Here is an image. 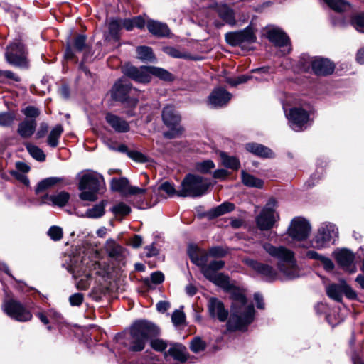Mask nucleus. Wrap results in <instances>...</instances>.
Wrapping results in <instances>:
<instances>
[{
    "mask_svg": "<svg viewBox=\"0 0 364 364\" xmlns=\"http://www.w3.org/2000/svg\"><path fill=\"white\" fill-rule=\"evenodd\" d=\"M129 186V181L126 178H113L111 181L112 189L125 196H127Z\"/></svg>",
    "mask_w": 364,
    "mask_h": 364,
    "instance_id": "f704fd0d",
    "label": "nucleus"
},
{
    "mask_svg": "<svg viewBox=\"0 0 364 364\" xmlns=\"http://www.w3.org/2000/svg\"><path fill=\"white\" fill-rule=\"evenodd\" d=\"M245 148L249 152L260 157L273 158L274 156V152L262 144L249 143L246 144Z\"/></svg>",
    "mask_w": 364,
    "mask_h": 364,
    "instance_id": "393cba45",
    "label": "nucleus"
},
{
    "mask_svg": "<svg viewBox=\"0 0 364 364\" xmlns=\"http://www.w3.org/2000/svg\"><path fill=\"white\" fill-rule=\"evenodd\" d=\"M122 26L119 19H112L108 26L109 34L114 40L118 41L119 39V31L121 29Z\"/></svg>",
    "mask_w": 364,
    "mask_h": 364,
    "instance_id": "c03bdc74",
    "label": "nucleus"
},
{
    "mask_svg": "<svg viewBox=\"0 0 364 364\" xmlns=\"http://www.w3.org/2000/svg\"><path fill=\"white\" fill-rule=\"evenodd\" d=\"M171 321L175 326H179L185 321V314L182 311L176 310L171 316Z\"/></svg>",
    "mask_w": 364,
    "mask_h": 364,
    "instance_id": "864d4df0",
    "label": "nucleus"
},
{
    "mask_svg": "<svg viewBox=\"0 0 364 364\" xmlns=\"http://www.w3.org/2000/svg\"><path fill=\"white\" fill-rule=\"evenodd\" d=\"M286 116L290 127L296 132L303 131L309 125V114L302 108H291L288 113H286Z\"/></svg>",
    "mask_w": 364,
    "mask_h": 364,
    "instance_id": "f8f14e48",
    "label": "nucleus"
},
{
    "mask_svg": "<svg viewBox=\"0 0 364 364\" xmlns=\"http://www.w3.org/2000/svg\"><path fill=\"white\" fill-rule=\"evenodd\" d=\"M149 72L151 76V75H155L163 80L170 81L173 79L172 75L169 72L161 68L149 66Z\"/></svg>",
    "mask_w": 364,
    "mask_h": 364,
    "instance_id": "37998d69",
    "label": "nucleus"
},
{
    "mask_svg": "<svg viewBox=\"0 0 364 364\" xmlns=\"http://www.w3.org/2000/svg\"><path fill=\"white\" fill-rule=\"evenodd\" d=\"M262 247L269 256L277 260V269L286 279H293L301 275L291 250L284 246H274L269 242H264Z\"/></svg>",
    "mask_w": 364,
    "mask_h": 364,
    "instance_id": "7ed1b4c3",
    "label": "nucleus"
},
{
    "mask_svg": "<svg viewBox=\"0 0 364 364\" xmlns=\"http://www.w3.org/2000/svg\"><path fill=\"white\" fill-rule=\"evenodd\" d=\"M231 99V95L223 88L213 90L208 97L209 104L213 107L225 105Z\"/></svg>",
    "mask_w": 364,
    "mask_h": 364,
    "instance_id": "6ab92c4d",
    "label": "nucleus"
},
{
    "mask_svg": "<svg viewBox=\"0 0 364 364\" xmlns=\"http://www.w3.org/2000/svg\"><path fill=\"white\" fill-rule=\"evenodd\" d=\"M332 9L336 11H343L348 6V4L343 0H323Z\"/></svg>",
    "mask_w": 364,
    "mask_h": 364,
    "instance_id": "49530a36",
    "label": "nucleus"
},
{
    "mask_svg": "<svg viewBox=\"0 0 364 364\" xmlns=\"http://www.w3.org/2000/svg\"><path fill=\"white\" fill-rule=\"evenodd\" d=\"M205 348L206 343L200 337H195L191 341L190 348L195 353L204 350Z\"/></svg>",
    "mask_w": 364,
    "mask_h": 364,
    "instance_id": "de8ad7c7",
    "label": "nucleus"
},
{
    "mask_svg": "<svg viewBox=\"0 0 364 364\" xmlns=\"http://www.w3.org/2000/svg\"><path fill=\"white\" fill-rule=\"evenodd\" d=\"M352 23L357 31L364 33V14L355 16Z\"/></svg>",
    "mask_w": 364,
    "mask_h": 364,
    "instance_id": "3c124183",
    "label": "nucleus"
},
{
    "mask_svg": "<svg viewBox=\"0 0 364 364\" xmlns=\"http://www.w3.org/2000/svg\"><path fill=\"white\" fill-rule=\"evenodd\" d=\"M312 70L318 75L331 74L334 70V65L328 59L320 58H309Z\"/></svg>",
    "mask_w": 364,
    "mask_h": 364,
    "instance_id": "a211bd4d",
    "label": "nucleus"
},
{
    "mask_svg": "<svg viewBox=\"0 0 364 364\" xmlns=\"http://www.w3.org/2000/svg\"><path fill=\"white\" fill-rule=\"evenodd\" d=\"M104 186L103 177L95 171L84 173L79 182V195L82 200L93 202L97 200V194Z\"/></svg>",
    "mask_w": 364,
    "mask_h": 364,
    "instance_id": "20e7f679",
    "label": "nucleus"
},
{
    "mask_svg": "<svg viewBox=\"0 0 364 364\" xmlns=\"http://www.w3.org/2000/svg\"><path fill=\"white\" fill-rule=\"evenodd\" d=\"M268 39L276 46L281 48L282 55H287L291 51L289 38L280 28H269L267 33Z\"/></svg>",
    "mask_w": 364,
    "mask_h": 364,
    "instance_id": "2eb2a0df",
    "label": "nucleus"
},
{
    "mask_svg": "<svg viewBox=\"0 0 364 364\" xmlns=\"http://www.w3.org/2000/svg\"><path fill=\"white\" fill-rule=\"evenodd\" d=\"M337 262L344 268H348L354 261V255L346 249L338 250L335 252Z\"/></svg>",
    "mask_w": 364,
    "mask_h": 364,
    "instance_id": "bb28decb",
    "label": "nucleus"
},
{
    "mask_svg": "<svg viewBox=\"0 0 364 364\" xmlns=\"http://www.w3.org/2000/svg\"><path fill=\"white\" fill-rule=\"evenodd\" d=\"M36 127V122L35 119H25L18 124V133L23 138H28L33 135Z\"/></svg>",
    "mask_w": 364,
    "mask_h": 364,
    "instance_id": "cd10ccee",
    "label": "nucleus"
},
{
    "mask_svg": "<svg viewBox=\"0 0 364 364\" xmlns=\"http://www.w3.org/2000/svg\"><path fill=\"white\" fill-rule=\"evenodd\" d=\"M321 263L323 264V268L326 271H331L334 268V264L331 259H330L328 257H326L325 256L322 258Z\"/></svg>",
    "mask_w": 364,
    "mask_h": 364,
    "instance_id": "338daca9",
    "label": "nucleus"
},
{
    "mask_svg": "<svg viewBox=\"0 0 364 364\" xmlns=\"http://www.w3.org/2000/svg\"><path fill=\"white\" fill-rule=\"evenodd\" d=\"M166 52L169 55L173 57V58H185V55L183 54L181 52H180L178 50H177L175 48L173 47H168L166 48Z\"/></svg>",
    "mask_w": 364,
    "mask_h": 364,
    "instance_id": "e2e57ef3",
    "label": "nucleus"
},
{
    "mask_svg": "<svg viewBox=\"0 0 364 364\" xmlns=\"http://www.w3.org/2000/svg\"><path fill=\"white\" fill-rule=\"evenodd\" d=\"M105 247L109 256L115 259L122 260L126 256V250L112 239L107 240Z\"/></svg>",
    "mask_w": 364,
    "mask_h": 364,
    "instance_id": "412c9836",
    "label": "nucleus"
},
{
    "mask_svg": "<svg viewBox=\"0 0 364 364\" xmlns=\"http://www.w3.org/2000/svg\"><path fill=\"white\" fill-rule=\"evenodd\" d=\"M48 235L53 240H60L63 237L62 228L58 226H52L48 230Z\"/></svg>",
    "mask_w": 364,
    "mask_h": 364,
    "instance_id": "8fccbe9b",
    "label": "nucleus"
},
{
    "mask_svg": "<svg viewBox=\"0 0 364 364\" xmlns=\"http://www.w3.org/2000/svg\"><path fill=\"white\" fill-rule=\"evenodd\" d=\"M220 156L223 165L226 168L234 170H237L240 168V163L236 157L228 156L225 152H220Z\"/></svg>",
    "mask_w": 364,
    "mask_h": 364,
    "instance_id": "c9c22d12",
    "label": "nucleus"
},
{
    "mask_svg": "<svg viewBox=\"0 0 364 364\" xmlns=\"http://www.w3.org/2000/svg\"><path fill=\"white\" fill-rule=\"evenodd\" d=\"M180 362H185L187 360L186 348L179 343L173 344L166 353Z\"/></svg>",
    "mask_w": 364,
    "mask_h": 364,
    "instance_id": "c85d7f7f",
    "label": "nucleus"
},
{
    "mask_svg": "<svg viewBox=\"0 0 364 364\" xmlns=\"http://www.w3.org/2000/svg\"><path fill=\"white\" fill-rule=\"evenodd\" d=\"M188 252L191 261L199 267L203 264V262H207V255L198 250L196 247L190 246Z\"/></svg>",
    "mask_w": 364,
    "mask_h": 364,
    "instance_id": "7c9ffc66",
    "label": "nucleus"
},
{
    "mask_svg": "<svg viewBox=\"0 0 364 364\" xmlns=\"http://www.w3.org/2000/svg\"><path fill=\"white\" fill-rule=\"evenodd\" d=\"M107 205L106 200H102L98 204L94 205L92 208H89L85 212V216L90 218H97L102 217L105 214V208Z\"/></svg>",
    "mask_w": 364,
    "mask_h": 364,
    "instance_id": "72a5a7b5",
    "label": "nucleus"
},
{
    "mask_svg": "<svg viewBox=\"0 0 364 364\" xmlns=\"http://www.w3.org/2000/svg\"><path fill=\"white\" fill-rule=\"evenodd\" d=\"M151 346L157 351H163L167 347V344L161 339H154L151 341Z\"/></svg>",
    "mask_w": 364,
    "mask_h": 364,
    "instance_id": "13d9d810",
    "label": "nucleus"
},
{
    "mask_svg": "<svg viewBox=\"0 0 364 364\" xmlns=\"http://www.w3.org/2000/svg\"><path fill=\"white\" fill-rule=\"evenodd\" d=\"M70 199V194L65 191H61L54 195H46L43 197L41 203L50 204L63 207L65 206Z\"/></svg>",
    "mask_w": 364,
    "mask_h": 364,
    "instance_id": "4be33fe9",
    "label": "nucleus"
},
{
    "mask_svg": "<svg viewBox=\"0 0 364 364\" xmlns=\"http://www.w3.org/2000/svg\"><path fill=\"white\" fill-rule=\"evenodd\" d=\"M26 51L20 41H15L7 47L5 57L7 62L18 67H26L28 65Z\"/></svg>",
    "mask_w": 364,
    "mask_h": 364,
    "instance_id": "9b49d317",
    "label": "nucleus"
},
{
    "mask_svg": "<svg viewBox=\"0 0 364 364\" xmlns=\"http://www.w3.org/2000/svg\"><path fill=\"white\" fill-rule=\"evenodd\" d=\"M224 265L223 261L215 260L209 264L203 262L200 267L207 279L230 294L232 302L230 316L227 323L228 330L243 331L253 321L255 309L252 304L247 303V299L242 291L230 282L228 276L218 272L223 268Z\"/></svg>",
    "mask_w": 364,
    "mask_h": 364,
    "instance_id": "f257e3e1",
    "label": "nucleus"
},
{
    "mask_svg": "<svg viewBox=\"0 0 364 364\" xmlns=\"http://www.w3.org/2000/svg\"><path fill=\"white\" fill-rule=\"evenodd\" d=\"M86 37L83 35L77 36L73 42V48L70 46H68L65 52V58L72 59L75 56L74 50L82 52L87 48L86 45Z\"/></svg>",
    "mask_w": 364,
    "mask_h": 364,
    "instance_id": "b1692460",
    "label": "nucleus"
},
{
    "mask_svg": "<svg viewBox=\"0 0 364 364\" xmlns=\"http://www.w3.org/2000/svg\"><path fill=\"white\" fill-rule=\"evenodd\" d=\"M257 37L252 27L247 26L245 29L229 32L225 34L226 42L232 46H243L247 44L253 43L256 41Z\"/></svg>",
    "mask_w": 364,
    "mask_h": 364,
    "instance_id": "4468645a",
    "label": "nucleus"
},
{
    "mask_svg": "<svg viewBox=\"0 0 364 364\" xmlns=\"http://www.w3.org/2000/svg\"><path fill=\"white\" fill-rule=\"evenodd\" d=\"M61 181H62V179L60 178H58V177H50V178L43 179L38 183V186L36 188V193L43 192L45 190H46L47 188L60 182Z\"/></svg>",
    "mask_w": 364,
    "mask_h": 364,
    "instance_id": "58836bf2",
    "label": "nucleus"
},
{
    "mask_svg": "<svg viewBox=\"0 0 364 364\" xmlns=\"http://www.w3.org/2000/svg\"><path fill=\"white\" fill-rule=\"evenodd\" d=\"M16 115L12 112L0 113V126L8 127L12 124Z\"/></svg>",
    "mask_w": 364,
    "mask_h": 364,
    "instance_id": "09e8293b",
    "label": "nucleus"
},
{
    "mask_svg": "<svg viewBox=\"0 0 364 364\" xmlns=\"http://www.w3.org/2000/svg\"><path fill=\"white\" fill-rule=\"evenodd\" d=\"M2 309L9 316L18 321L25 322L32 318L31 313L22 304L13 299H5Z\"/></svg>",
    "mask_w": 364,
    "mask_h": 364,
    "instance_id": "1a4fd4ad",
    "label": "nucleus"
},
{
    "mask_svg": "<svg viewBox=\"0 0 364 364\" xmlns=\"http://www.w3.org/2000/svg\"><path fill=\"white\" fill-rule=\"evenodd\" d=\"M137 90L132 87L131 83L122 78L117 81L111 90V96L114 100L122 102L127 107H135L138 100L134 96Z\"/></svg>",
    "mask_w": 364,
    "mask_h": 364,
    "instance_id": "423d86ee",
    "label": "nucleus"
},
{
    "mask_svg": "<svg viewBox=\"0 0 364 364\" xmlns=\"http://www.w3.org/2000/svg\"><path fill=\"white\" fill-rule=\"evenodd\" d=\"M63 132L62 125L58 124L50 131L48 137V144L51 147H56L58 144V139Z\"/></svg>",
    "mask_w": 364,
    "mask_h": 364,
    "instance_id": "e433bc0d",
    "label": "nucleus"
},
{
    "mask_svg": "<svg viewBox=\"0 0 364 364\" xmlns=\"http://www.w3.org/2000/svg\"><path fill=\"white\" fill-rule=\"evenodd\" d=\"M23 113L29 118H36L40 114V111L38 108L33 106L26 107L23 110Z\"/></svg>",
    "mask_w": 364,
    "mask_h": 364,
    "instance_id": "6e6d98bb",
    "label": "nucleus"
},
{
    "mask_svg": "<svg viewBox=\"0 0 364 364\" xmlns=\"http://www.w3.org/2000/svg\"><path fill=\"white\" fill-rule=\"evenodd\" d=\"M146 190L145 188H139L136 186H129L127 195H139L145 193Z\"/></svg>",
    "mask_w": 364,
    "mask_h": 364,
    "instance_id": "0e129e2a",
    "label": "nucleus"
},
{
    "mask_svg": "<svg viewBox=\"0 0 364 364\" xmlns=\"http://www.w3.org/2000/svg\"><path fill=\"white\" fill-rule=\"evenodd\" d=\"M159 189L164 191L168 196H173L177 195L178 191L175 189L173 184L166 181L163 183L160 186Z\"/></svg>",
    "mask_w": 364,
    "mask_h": 364,
    "instance_id": "603ef678",
    "label": "nucleus"
},
{
    "mask_svg": "<svg viewBox=\"0 0 364 364\" xmlns=\"http://www.w3.org/2000/svg\"><path fill=\"white\" fill-rule=\"evenodd\" d=\"M343 282L338 284H332L326 287L327 295L336 301H341L343 297Z\"/></svg>",
    "mask_w": 364,
    "mask_h": 364,
    "instance_id": "2f4dec72",
    "label": "nucleus"
},
{
    "mask_svg": "<svg viewBox=\"0 0 364 364\" xmlns=\"http://www.w3.org/2000/svg\"><path fill=\"white\" fill-rule=\"evenodd\" d=\"M110 211L115 215V217H123L131 213V208L126 203L120 202L113 205L110 209Z\"/></svg>",
    "mask_w": 364,
    "mask_h": 364,
    "instance_id": "ea45409f",
    "label": "nucleus"
},
{
    "mask_svg": "<svg viewBox=\"0 0 364 364\" xmlns=\"http://www.w3.org/2000/svg\"><path fill=\"white\" fill-rule=\"evenodd\" d=\"M150 279L153 284H159L164 280V276L161 272H155L151 274Z\"/></svg>",
    "mask_w": 364,
    "mask_h": 364,
    "instance_id": "680f3d73",
    "label": "nucleus"
},
{
    "mask_svg": "<svg viewBox=\"0 0 364 364\" xmlns=\"http://www.w3.org/2000/svg\"><path fill=\"white\" fill-rule=\"evenodd\" d=\"M215 168V164L211 160H205L196 164V170L202 173H209Z\"/></svg>",
    "mask_w": 364,
    "mask_h": 364,
    "instance_id": "a18cd8bd",
    "label": "nucleus"
},
{
    "mask_svg": "<svg viewBox=\"0 0 364 364\" xmlns=\"http://www.w3.org/2000/svg\"><path fill=\"white\" fill-rule=\"evenodd\" d=\"M245 263L258 274L262 275L267 280L273 281L277 278V271L267 264L261 263L252 259H245Z\"/></svg>",
    "mask_w": 364,
    "mask_h": 364,
    "instance_id": "dca6fc26",
    "label": "nucleus"
},
{
    "mask_svg": "<svg viewBox=\"0 0 364 364\" xmlns=\"http://www.w3.org/2000/svg\"><path fill=\"white\" fill-rule=\"evenodd\" d=\"M157 332V327L154 324L147 321H140L136 322L129 332L118 334L116 340L129 350L139 352L144 349L149 337Z\"/></svg>",
    "mask_w": 364,
    "mask_h": 364,
    "instance_id": "f03ea898",
    "label": "nucleus"
},
{
    "mask_svg": "<svg viewBox=\"0 0 364 364\" xmlns=\"http://www.w3.org/2000/svg\"><path fill=\"white\" fill-rule=\"evenodd\" d=\"M218 12L219 16L227 23L231 26L236 24L234 10L227 4L220 5L218 9Z\"/></svg>",
    "mask_w": 364,
    "mask_h": 364,
    "instance_id": "c756f323",
    "label": "nucleus"
},
{
    "mask_svg": "<svg viewBox=\"0 0 364 364\" xmlns=\"http://www.w3.org/2000/svg\"><path fill=\"white\" fill-rule=\"evenodd\" d=\"M343 294L348 299H354L356 298L355 292L344 281L343 282Z\"/></svg>",
    "mask_w": 364,
    "mask_h": 364,
    "instance_id": "052dcab7",
    "label": "nucleus"
},
{
    "mask_svg": "<svg viewBox=\"0 0 364 364\" xmlns=\"http://www.w3.org/2000/svg\"><path fill=\"white\" fill-rule=\"evenodd\" d=\"M241 173L242 181L244 185L249 187H255L259 188L263 186V181L262 180L246 173L245 171H242Z\"/></svg>",
    "mask_w": 364,
    "mask_h": 364,
    "instance_id": "4c0bfd02",
    "label": "nucleus"
},
{
    "mask_svg": "<svg viewBox=\"0 0 364 364\" xmlns=\"http://www.w3.org/2000/svg\"><path fill=\"white\" fill-rule=\"evenodd\" d=\"M235 208V205L233 203L229 202H225L220 205L217 206L215 208L210 210L208 213V215L210 218H215L220 215H224L227 213H229L233 210Z\"/></svg>",
    "mask_w": 364,
    "mask_h": 364,
    "instance_id": "473e14b6",
    "label": "nucleus"
},
{
    "mask_svg": "<svg viewBox=\"0 0 364 364\" xmlns=\"http://www.w3.org/2000/svg\"><path fill=\"white\" fill-rule=\"evenodd\" d=\"M90 277L87 275L85 279H80L77 283V288L81 290L87 289L90 286Z\"/></svg>",
    "mask_w": 364,
    "mask_h": 364,
    "instance_id": "69168bd1",
    "label": "nucleus"
},
{
    "mask_svg": "<svg viewBox=\"0 0 364 364\" xmlns=\"http://www.w3.org/2000/svg\"><path fill=\"white\" fill-rule=\"evenodd\" d=\"M137 58L143 61H153L154 55L151 48L147 46H139L136 48Z\"/></svg>",
    "mask_w": 364,
    "mask_h": 364,
    "instance_id": "a19ab883",
    "label": "nucleus"
},
{
    "mask_svg": "<svg viewBox=\"0 0 364 364\" xmlns=\"http://www.w3.org/2000/svg\"><path fill=\"white\" fill-rule=\"evenodd\" d=\"M147 28L151 33L159 37L166 36L169 33L166 24L154 20L147 21Z\"/></svg>",
    "mask_w": 364,
    "mask_h": 364,
    "instance_id": "a878e982",
    "label": "nucleus"
},
{
    "mask_svg": "<svg viewBox=\"0 0 364 364\" xmlns=\"http://www.w3.org/2000/svg\"><path fill=\"white\" fill-rule=\"evenodd\" d=\"M107 122L117 132H127L129 130V123L119 116L107 114Z\"/></svg>",
    "mask_w": 364,
    "mask_h": 364,
    "instance_id": "5701e85b",
    "label": "nucleus"
},
{
    "mask_svg": "<svg viewBox=\"0 0 364 364\" xmlns=\"http://www.w3.org/2000/svg\"><path fill=\"white\" fill-rule=\"evenodd\" d=\"M127 155L132 159L137 162H145L146 161V156L136 151H127Z\"/></svg>",
    "mask_w": 364,
    "mask_h": 364,
    "instance_id": "4d7b16f0",
    "label": "nucleus"
},
{
    "mask_svg": "<svg viewBox=\"0 0 364 364\" xmlns=\"http://www.w3.org/2000/svg\"><path fill=\"white\" fill-rule=\"evenodd\" d=\"M338 236L336 226L331 223H323L318 228L312 240V245L317 249H322L334 244Z\"/></svg>",
    "mask_w": 364,
    "mask_h": 364,
    "instance_id": "0eeeda50",
    "label": "nucleus"
},
{
    "mask_svg": "<svg viewBox=\"0 0 364 364\" xmlns=\"http://www.w3.org/2000/svg\"><path fill=\"white\" fill-rule=\"evenodd\" d=\"M209 255L215 257H223L226 255V251L221 247H213L209 250Z\"/></svg>",
    "mask_w": 364,
    "mask_h": 364,
    "instance_id": "bf43d9fd",
    "label": "nucleus"
},
{
    "mask_svg": "<svg viewBox=\"0 0 364 364\" xmlns=\"http://www.w3.org/2000/svg\"><path fill=\"white\" fill-rule=\"evenodd\" d=\"M208 310L213 317H217L220 321H225L228 317V311L223 304L216 298H210L208 303Z\"/></svg>",
    "mask_w": 364,
    "mask_h": 364,
    "instance_id": "aec40b11",
    "label": "nucleus"
},
{
    "mask_svg": "<svg viewBox=\"0 0 364 364\" xmlns=\"http://www.w3.org/2000/svg\"><path fill=\"white\" fill-rule=\"evenodd\" d=\"M124 73L138 82L146 83L151 80L149 66H142L138 68L127 65L124 69Z\"/></svg>",
    "mask_w": 364,
    "mask_h": 364,
    "instance_id": "f3484780",
    "label": "nucleus"
},
{
    "mask_svg": "<svg viewBox=\"0 0 364 364\" xmlns=\"http://www.w3.org/2000/svg\"><path fill=\"white\" fill-rule=\"evenodd\" d=\"M311 227L309 223L304 218H294L288 228V235L294 240L302 241L306 240L310 232Z\"/></svg>",
    "mask_w": 364,
    "mask_h": 364,
    "instance_id": "ddd939ff",
    "label": "nucleus"
},
{
    "mask_svg": "<svg viewBox=\"0 0 364 364\" xmlns=\"http://www.w3.org/2000/svg\"><path fill=\"white\" fill-rule=\"evenodd\" d=\"M48 125L45 122L41 123L40 124L39 129L36 133V137L38 139L43 137L48 132Z\"/></svg>",
    "mask_w": 364,
    "mask_h": 364,
    "instance_id": "774afa93",
    "label": "nucleus"
},
{
    "mask_svg": "<svg viewBox=\"0 0 364 364\" xmlns=\"http://www.w3.org/2000/svg\"><path fill=\"white\" fill-rule=\"evenodd\" d=\"M211 183L207 178L198 175L188 174L177 192L179 197H200L207 193Z\"/></svg>",
    "mask_w": 364,
    "mask_h": 364,
    "instance_id": "39448f33",
    "label": "nucleus"
},
{
    "mask_svg": "<svg viewBox=\"0 0 364 364\" xmlns=\"http://www.w3.org/2000/svg\"><path fill=\"white\" fill-rule=\"evenodd\" d=\"M26 148L33 159L38 161H45L46 155L41 149L30 143L26 144Z\"/></svg>",
    "mask_w": 364,
    "mask_h": 364,
    "instance_id": "79ce46f5",
    "label": "nucleus"
},
{
    "mask_svg": "<svg viewBox=\"0 0 364 364\" xmlns=\"http://www.w3.org/2000/svg\"><path fill=\"white\" fill-rule=\"evenodd\" d=\"M162 119L164 123L171 129V131L164 133L166 138L176 137L182 132V128L178 126L181 117L173 107L168 105L164 108Z\"/></svg>",
    "mask_w": 364,
    "mask_h": 364,
    "instance_id": "9d476101",
    "label": "nucleus"
},
{
    "mask_svg": "<svg viewBox=\"0 0 364 364\" xmlns=\"http://www.w3.org/2000/svg\"><path fill=\"white\" fill-rule=\"evenodd\" d=\"M277 201L274 198L268 200L261 213L256 218V223L261 230L271 229L279 220V214L275 211Z\"/></svg>",
    "mask_w": 364,
    "mask_h": 364,
    "instance_id": "6e6552de",
    "label": "nucleus"
},
{
    "mask_svg": "<svg viewBox=\"0 0 364 364\" xmlns=\"http://www.w3.org/2000/svg\"><path fill=\"white\" fill-rule=\"evenodd\" d=\"M84 297L81 293H75L69 297V301L73 306H79L83 301Z\"/></svg>",
    "mask_w": 364,
    "mask_h": 364,
    "instance_id": "5fc2aeb1",
    "label": "nucleus"
}]
</instances>
